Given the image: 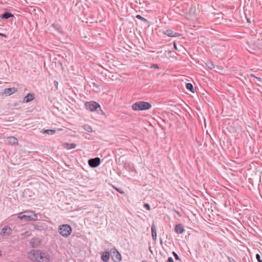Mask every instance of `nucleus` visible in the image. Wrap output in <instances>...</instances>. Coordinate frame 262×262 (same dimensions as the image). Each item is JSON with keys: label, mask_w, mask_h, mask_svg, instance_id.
<instances>
[{"label": "nucleus", "mask_w": 262, "mask_h": 262, "mask_svg": "<svg viewBox=\"0 0 262 262\" xmlns=\"http://www.w3.org/2000/svg\"><path fill=\"white\" fill-rule=\"evenodd\" d=\"M172 254H173V256L174 257V258H175V259L176 260H181V259L179 258L178 255L175 252H172Z\"/></svg>", "instance_id": "nucleus-25"}, {"label": "nucleus", "mask_w": 262, "mask_h": 262, "mask_svg": "<svg viewBox=\"0 0 262 262\" xmlns=\"http://www.w3.org/2000/svg\"><path fill=\"white\" fill-rule=\"evenodd\" d=\"M34 229L37 230H42L43 229V227L41 225H33Z\"/></svg>", "instance_id": "nucleus-22"}, {"label": "nucleus", "mask_w": 262, "mask_h": 262, "mask_svg": "<svg viewBox=\"0 0 262 262\" xmlns=\"http://www.w3.org/2000/svg\"><path fill=\"white\" fill-rule=\"evenodd\" d=\"M115 189L118 191L119 192V193H121V194H123L124 193V192L120 190L119 188H115Z\"/></svg>", "instance_id": "nucleus-31"}, {"label": "nucleus", "mask_w": 262, "mask_h": 262, "mask_svg": "<svg viewBox=\"0 0 262 262\" xmlns=\"http://www.w3.org/2000/svg\"><path fill=\"white\" fill-rule=\"evenodd\" d=\"M151 105L147 102L138 101L132 105V109L134 111L146 110L150 108Z\"/></svg>", "instance_id": "nucleus-2"}, {"label": "nucleus", "mask_w": 262, "mask_h": 262, "mask_svg": "<svg viewBox=\"0 0 262 262\" xmlns=\"http://www.w3.org/2000/svg\"><path fill=\"white\" fill-rule=\"evenodd\" d=\"M28 258L32 261L37 262H50L49 255L39 250H32L28 254Z\"/></svg>", "instance_id": "nucleus-1"}, {"label": "nucleus", "mask_w": 262, "mask_h": 262, "mask_svg": "<svg viewBox=\"0 0 262 262\" xmlns=\"http://www.w3.org/2000/svg\"><path fill=\"white\" fill-rule=\"evenodd\" d=\"M72 232V228L71 227L67 224V237L71 234Z\"/></svg>", "instance_id": "nucleus-23"}, {"label": "nucleus", "mask_w": 262, "mask_h": 262, "mask_svg": "<svg viewBox=\"0 0 262 262\" xmlns=\"http://www.w3.org/2000/svg\"><path fill=\"white\" fill-rule=\"evenodd\" d=\"M14 15L9 12H5L1 16V18L3 19H7L11 17H13Z\"/></svg>", "instance_id": "nucleus-15"}, {"label": "nucleus", "mask_w": 262, "mask_h": 262, "mask_svg": "<svg viewBox=\"0 0 262 262\" xmlns=\"http://www.w3.org/2000/svg\"><path fill=\"white\" fill-rule=\"evenodd\" d=\"M164 33L169 37H178L181 35L180 33L173 32L171 30H167L164 32Z\"/></svg>", "instance_id": "nucleus-10"}, {"label": "nucleus", "mask_w": 262, "mask_h": 262, "mask_svg": "<svg viewBox=\"0 0 262 262\" xmlns=\"http://www.w3.org/2000/svg\"><path fill=\"white\" fill-rule=\"evenodd\" d=\"M176 212L178 215H179L180 216L181 215L178 211H177Z\"/></svg>", "instance_id": "nucleus-38"}, {"label": "nucleus", "mask_w": 262, "mask_h": 262, "mask_svg": "<svg viewBox=\"0 0 262 262\" xmlns=\"http://www.w3.org/2000/svg\"><path fill=\"white\" fill-rule=\"evenodd\" d=\"M186 88L188 90H189L192 93H194V89L193 85L190 83H188L186 84Z\"/></svg>", "instance_id": "nucleus-18"}, {"label": "nucleus", "mask_w": 262, "mask_h": 262, "mask_svg": "<svg viewBox=\"0 0 262 262\" xmlns=\"http://www.w3.org/2000/svg\"><path fill=\"white\" fill-rule=\"evenodd\" d=\"M151 68H154L155 69H158L159 68L157 64H153L151 66Z\"/></svg>", "instance_id": "nucleus-32"}, {"label": "nucleus", "mask_w": 262, "mask_h": 262, "mask_svg": "<svg viewBox=\"0 0 262 262\" xmlns=\"http://www.w3.org/2000/svg\"><path fill=\"white\" fill-rule=\"evenodd\" d=\"M54 85L56 87V89H57V86H58V82H57L56 81H54Z\"/></svg>", "instance_id": "nucleus-36"}, {"label": "nucleus", "mask_w": 262, "mask_h": 262, "mask_svg": "<svg viewBox=\"0 0 262 262\" xmlns=\"http://www.w3.org/2000/svg\"><path fill=\"white\" fill-rule=\"evenodd\" d=\"M85 106L87 110L90 111H96L98 108H100V105L94 101L86 102L85 103Z\"/></svg>", "instance_id": "nucleus-4"}, {"label": "nucleus", "mask_w": 262, "mask_h": 262, "mask_svg": "<svg viewBox=\"0 0 262 262\" xmlns=\"http://www.w3.org/2000/svg\"><path fill=\"white\" fill-rule=\"evenodd\" d=\"M41 243V239L38 237L32 238L30 242V245L33 248H36L39 247Z\"/></svg>", "instance_id": "nucleus-7"}, {"label": "nucleus", "mask_w": 262, "mask_h": 262, "mask_svg": "<svg viewBox=\"0 0 262 262\" xmlns=\"http://www.w3.org/2000/svg\"><path fill=\"white\" fill-rule=\"evenodd\" d=\"M83 129H84L85 131H86V132H89V133H91V132H93L92 128L91 127V126H90V125H86V124H85V125H83Z\"/></svg>", "instance_id": "nucleus-20"}, {"label": "nucleus", "mask_w": 262, "mask_h": 262, "mask_svg": "<svg viewBox=\"0 0 262 262\" xmlns=\"http://www.w3.org/2000/svg\"><path fill=\"white\" fill-rule=\"evenodd\" d=\"M144 207L146 208L148 210H150V205L148 203H145L144 204Z\"/></svg>", "instance_id": "nucleus-27"}, {"label": "nucleus", "mask_w": 262, "mask_h": 262, "mask_svg": "<svg viewBox=\"0 0 262 262\" xmlns=\"http://www.w3.org/2000/svg\"><path fill=\"white\" fill-rule=\"evenodd\" d=\"M41 132L43 134H47L48 135H53L55 133L56 130L55 129H43Z\"/></svg>", "instance_id": "nucleus-17"}, {"label": "nucleus", "mask_w": 262, "mask_h": 262, "mask_svg": "<svg viewBox=\"0 0 262 262\" xmlns=\"http://www.w3.org/2000/svg\"><path fill=\"white\" fill-rule=\"evenodd\" d=\"M115 250L116 252H113V259L115 262H119L121 259V254L116 250Z\"/></svg>", "instance_id": "nucleus-12"}, {"label": "nucleus", "mask_w": 262, "mask_h": 262, "mask_svg": "<svg viewBox=\"0 0 262 262\" xmlns=\"http://www.w3.org/2000/svg\"><path fill=\"white\" fill-rule=\"evenodd\" d=\"M8 144L11 145H17L18 141L16 138L14 136H9L7 138Z\"/></svg>", "instance_id": "nucleus-9"}, {"label": "nucleus", "mask_w": 262, "mask_h": 262, "mask_svg": "<svg viewBox=\"0 0 262 262\" xmlns=\"http://www.w3.org/2000/svg\"><path fill=\"white\" fill-rule=\"evenodd\" d=\"M174 48L176 49V46L175 45H174Z\"/></svg>", "instance_id": "nucleus-41"}, {"label": "nucleus", "mask_w": 262, "mask_h": 262, "mask_svg": "<svg viewBox=\"0 0 262 262\" xmlns=\"http://www.w3.org/2000/svg\"><path fill=\"white\" fill-rule=\"evenodd\" d=\"M2 255V251L0 250V256Z\"/></svg>", "instance_id": "nucleus-40"}, {"label": "nucleus", "mask_w": 262, "mask_h": 262, "mask_svg": "<svg viewBox=\"0 0 262 262\" xmlns=\"http://www.w3.org/2000/svg\"><path fill=\"white\" fill-rule=\"evenodd\" d=\"M58 231L61 235L66 237V233H64V232H66V224H62L59 226L58 227Z\"/></svg>", "instance_id": "nucleus-16"}, {"label": "nucleus", "mask_w": 262, "mask_h": 262, "mask_svg": "<svg viewBox=\"0 0 262 262\" xmlns=\"http://www.w3.org/2000/svg\"><path fill=\"white\" fill-rule=\"evenodd\" d=\"M35 98L34 94L28 93L27 96L24 98V102L28 103L32 101Z\"/></svg>", "instance_id": "nucleus-11"}, {"label": "nucleus", "mask_w": 262, "mask_h": 262, "mask_svg": "<svg viewBox=\"0 0 262 262\" xmlns=\"http://www.w3.org/2000/svg\"><path fill=\"white\" fill-rule=\"evenodd\" d=\"M142 262H146V261H142Z\"/></svg>", "instance_id": "nucleus-42"}, {"label": "nucleus", "mask_w": 262, "mask_h": 262, "mask_svg": "<svg viewBox=\"0 0 262 262\" xmlns=\"http://www.w3.org/2000/svg\"><path fill=\"white\" fill-rule=\"evenodd\" d=\"M167 262H173V260L172 257H168Z\"/></svg>", "instance_id": "nucleus-33"}, {"label": "nucleus", "mask_w": 262, "mask_h": 262, "mask_svg": "<svg viewBox=\"0 0 262 262\" xmlns=\"http://www.w3.org/2000/svg\"><path fill=\"white\" fill-rule=\"evenodd\" d=\"M152 239L154 241H156V240H157V236H156V235H152Z\"/></svg>", "instance_id": "nucleus-35"}, {"label": "nucleus", "mask_w": 262, "mask_h": 262, "mask_svg": "<svg viewBox=\"0 0 262 262\" xmlns=\"http://www.w3.org/2000/svg\"><path fill=\"white\" fill-rule=\"evenodd\" d=\"M260 173H261V174H262V171L260 172Z\"/></svg>", "instance_id": "nucleus-43"}, {"label": "nucleus", "mask_w": 262, "mask_h": 262, "mask_svg": "<svg viewBox=\"0 0 262 262\" xmlns=\"http://www.w3.org/2000/svg\"><path fill=\"white\" fill-rule=\"evenodd\" d=\"M160 243L162 244V240L161 239H160Z\"/></svg>", "instance_id": "nucleus-39"}, {"label": "nucleus", "mask_w": 262, "mask_h": 262, "mask_svg": "<svg viewBox=\"0 0 262 262\" xmlns=\"http://www.w3.org/2000/svg\"><path fill=\"white\" fill-rule=\"evenodd\" d=\"M69 132H71V129H67V131H66V133H67V135H69L70 134L69 133H69Z\"/></svg>", "instance_id": "nucleus-37"}, {"label": "nucleus", "mask_w": 262, "mask_h": 262, "mask_svg": "<svg viewBox=\"0 0 262 262\" xmlns=\"http://www.w3.org/2000/svg\"><path fill=\"white\" fill-rule=\"evenodd\" d=\"M136 18H138V19H140V20H142V21H143L144 22L147 21V20L145 18H144V17H142L140 15H137L136 16Z\"/></svg>", "instance_id": "nucleus-24"}, {"label": "nucleus", "mask_w": 262, "mask_h": 262, "mask_svg": "<svg viewBox=\"0 0 262 262\" xmlns=\"http://www.w3.org/2000/svg\"><path fill=\"white\" fill-rule=\"evenodd\" d=\"M88 163L90 167L95 168L98 166L100 164V159L99 158H92L89 160Z\"/></svg>", "instance_id": "nucleus-5"}, {"label": "nucleus", "mask_w": 262, "mask_h": 262, "mask_svg": "<svg viewBox=\"0 0 262 262\" xmlns=\"http://www.w3.org/2000/svg\"><path fill=\"white\" fill-rule=\"evenodd\" d=\"M174 231L177 233L181 234L184 232V229L181 224H177L175 226Z\"/></svg>", "instance_id": "nucleus-14"}, {"label": "nucleus", "mask_w": 262, "mask_h": 262, "mask_svg": "<svg viewBox=\"0 0 262 262\" xmlns=\"http://www.w3.org/2000/svg\"><path fill=\"white\" fill-rule=\"evenodd\" d=\"M76 146H77V144H76V143H67V150L75 148H76Z\"/></svg>", "instance_id": "nucleus-19"}, {"label": "nucleus", "mask_w": 262, "mask_h": 262, "mask_svg": "<svg viewBox=\"0 0 262 262\" xmlns=\"http://www.w3.org/2000/svg\"><path fill=\"white\" fill-rule=\"evenodd\" d=\"M228 259L229 262H237L235 259L230 257H228Z\"/></svg>", "instance_id": "nucleus-30"}, {"label": "nucleus", "mask_w": 262, "mask_h": 262, "mask_svg": "<svg viewBox=\"0 0 262 262\" xmlns=\"http://www.w3.org/2000/svg\"><path fill=\"white\" fill-rule=\"evenodd\" d=\"M207 66L208 67V68L209 69H213L214 68V64L212 63H211V62L208 63L207 64Z\"/></svg>", "instance_id": "nucleus-26"}, {"label": "nucleus", "mask_w": 262, "mask_h": 262, "mask_svg": "<svg viewBox=\"0 0 262 262\" xmlns=\"http://www.w3.org/2000/svg\"><path fill=\"white\" fill-rule=\"evenodd\" d=\"M12 234V229L9 226H5L1 230L0 234L3 236H6Z\"/></svg>", "instance_id": "nucleus-6"}, {"label": "nucleus", "mask_w": 262, "mask_h": 262, "mask_svg": "<svg viewBox=\"0 0 262 262\" xmlns=\"http://www.w3.org/2000/svg\"><path fill=\"white\" fill-rule=\"evenodd\" d=\"M256 258L257 259V260L258 261V262H262V260L260 259V255L259 254H256Z\"/></svg>", "instance_id": "nucleus-28"}, {"label": "nucleus", "mask_w": 262, "mask_h": 262, "mask_svg": "<svg viewBox=\"0 0 262 262\" xmlns=\"http://www.w3.org/2000/svg\"><path fill=\"white\" fill-rule=\"evenodd\" d=\"M0 36L4 37L5 38L7 37V36L6 34H3V33H0Z\"/></svg>", "instance_id": "nucleus-34"}, {"label": "nucleus", "mask_w": 262, "mask_h": 262, "mask_svg": "<svg viewBox=\"0 0 262 262\" xmlns=\"http://www.w3.org/2000/svg\"><path fill=\"white\" fill-rule=\"evenodd\" d=\"M250 76L254 77L259 81H261V78L260 77H256V76H254L253 74H251Z\"/></svg>", "instance_id": "nucleus-29"}, {"label": "nucleus", "mask_w": 262, "mask_h": 262, "mask_svg": "<svg viewBox=\"0 0 262 262\" xmlns=\"http://www.w3.org/2000/svg\"><path fill=\"white\" fill-rule=\"evenodd\" d=\"M25 213H27V214H23V213H20L18 217L25 221H36L37 220V215L35 213H33V214H29L30 212L29 211H25Z\"/></svg>", "instance_id": "nucleus-3"}, {"label": "nucleus", "mask_w": 262, "mask_h": 262, "mask_svg": "<svg viewBox=\"0 0 262 262\" xmlns=\"http://www.w3.org/2000/svg\"><path fill=\"white\" fill-rule=\"evenodd\" d=\"M110 254L108 251H105L101 255V259L104 262H108L110 259Z\"/></svg>", "instance_id": "nucleus-13"}, {"label": "nucleus", "mask_w": 262, "mask_h": 262, "mask_svg": "<svg viewBox=\"0 0 262 262\" xmlns=\"http://www.w3.org/2000/svg\"><path fill=\"white\" fill-rule=\"evenodd\" d=\"M151 235L157 236L156 227L154 224H153L151 227Z\"/></svg>", "instance_id": "nucleus-21"}, {"label": "nucleus", "mask_w": 262, "mask_h": 262, "mask_svg": "<svg viewBox=\"0 0 262 262\" xmlns=\"http://www.w3.org/2000/svg\"><path fill=\"white\" fill-rule=\"evenodd\" d=\"M18 89L16 88H6L4 89V94L6 96H10L17 91Z\"/></svg>", "instance_id": "nucleus-8"}]
</instances>
